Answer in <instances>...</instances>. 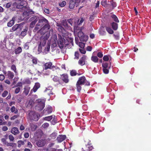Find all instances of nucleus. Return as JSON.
<instances>
[{
  "instance_id": "1",
  "label": "nucleus",
  "mask_w": 151,
  "mask_h": 151,
  "mask_svg": "<svg viewBox=\"0 0 151 151\" xmlns=\"http://www.w3.org/2000/svg\"><path fill=\"white\" fill-rule=\"evenodd\" d=\"M38 22L36 25L34 30L36 31L44 26L39 30L41 33H44L48 31L50 28L48 21L43 17H39Z\"/></svg>"
},
{
  "instance_id": "2",
  "label": "nucleus",
  "mask_w": 151,
  "mask_h": 151,
  "mask_svg": "<svg viewBox=\"0 0 151 151\" xmlns=\"http://www.w3.org/2000/svg\"><path fill=\"white\" fill-rule=\"evenodd\" d=\"M62 25L66 29H70V27L68 25L67 21L66 20L63 21L61 24L57 23L56 26L58 27V29L59 31L60 32V34H59L60 35L59 38H62V37L63 38H69V37H67L65 36V34H66V32L62 27Z\"/></svg>"
},
{
  "instance_id": "3",
  "label": "nucleus",
  "mask_w": 151,
  "mask_h": 151,
  "mask_svg": "<svg viewBox=\"0 0 151 151\" xmlns=\"http://www.w3.org/2000/svg\"><path fill=\"white\" fill-rule=\"evenodd\" d=\"M69 42L67 38H59L58 44L60 49H62L64 47L68 45Z\"/></svg>"
},
{
  "instance_id": "4",
  "label": "nucleus",
  "mask_w": 151,
  "mask_h": 151,
  "mask_svg": "<svg viewBox=\"0 0 151 151\" xmlns=\"http://www.w3.org/2000/svg\"><path fill=\"white\" fill-rule=\"evenodd\" d=\"M40 116L39 114L33 111H30L29 114V119L35 121H37L38 120Z\"/></svg>"
},
{
  "instance_id": "5",
  "label": "nucleus",
  "mask_w": 151,
  "mask_h": 151,
  "mask_svg": "<svg viewBox=\"0 0 151 151\" xmlns=\"http://www.w3.org/2000/svg\"><path fill=\"white\" fill-rule=\"evenodd\" d=\"M78 39L79 38H75L76 43L81 48H84L85 47V43L83 42H86L88 40V38H79V42Z\"/></svg>"
},
{
  "instance_id": "6",
  "label": "nucleus",
  "mask_w": 151,
  "mask_h": 151,
  "mask_svg": "<svg viewBox=\"0 0 151 151\" xmlns=\"http://www.w3.org/2000/svg\"><path fill=\"white\" fill-rule=\"evenodd\" d=\"M38 19L39 17L37 16H34L30 18L29 19V20L31 22L30 25V27L33 28Z\"/></svg>"
},
{
  "instance_id": "7",
  "label": "nucleus",
  "mask_w": 151,
  "mask_h": 151,
  "mask_svg": "<svg viewBox=\"0 0 151 151\" xmlns=\"http://www.w3.org/2000/svg\"><path fill=\"white\" fill-rule=\"evenodd\" d=\"M60 78L65 83H67L69 81L68 76L66 74L64 73L60 75Z\"/></svg>"
},
{
  "instance_id": "8",
  "label": "nucleus",
  "mask_w": 151,
  "mask_h": 151,
  "mask_svg": "<svg viewBox=\"0 0 151 151\" xmlns=\"http://www.w3.org/2000/svg\"><path fill=\"white\" fill-rule=\"evenodd\" d=\"M52 64L51 62L46 63L44 65L43 69L45 70L50 69L53 70L54 68H55V66H52Z\"/></svg>"
},
{
  "instance_id": "9",
  "label": "nucleus",
  "mask_w": 151,
  "mask_h": 151,
  "mask_svg": "<svg viewBox=\"0 0 151 151\" xmlns=\"http://www.w3.org/2000/svg\"><path fill=\"white\" fill-rule=\"evenodd\" d=\"M46 142L45 139H41L39 140L36 142V145L39 147H42L44 146L46 144Z\"/></svg>"
},
{
  "instance_id": "10",
  "label": "nucleus",
  "mask_w": 151,
  "mask_h": 151,
  "mask_svg": "<svg viewBox=\"0 0 151 151\" xmlns=\"http://www.w3.org/2000/svg\"><path fill=\"white\" fill-rule=\"evenodd\" d=\"M27 2L24 0L21 1L20 2L17 4V7L18 9H20L23 8H24L27 6Z\"/></svg>"
},
{
  "instance_id": "11",
  "label": "nucleus",
  "mask_w": 151,
  "mask_h": 151,
  "mask_svg": "<svg viewBox=\"0 0 151 151\" xmlns=\"http://www.w3.org/2000/svg\"><path fill=\"white\" fill-rule=\"evenodd\" d=\"M80 1V0H70L69 4V8L70 9H73L76 4L78 3Z\"/></svg>"
},
{
  "instance_id": "12",
  "label": "nucleus",
  "mask_w": 151,
  "mask_h": 151,
  "mask_svg": "<svg viewBox=\"0 0 151 151\" xmlns=\"http://www.w3.org/2000/svg\"><path fill=\"white\" fill-rule=\"evenodd\" d=\"M38 106L40 108L41 110H42L45 106V102L44 100L42 99H39L38 100Z\"/></svg>"
},
{
  "instance_id": "13",
  "label": "nucleus",
  "mask_w": 151,
  "mask_h": 151,
  "mask_svg": "<svg viewBox=\"0 0 151 151\" xmlns=\"http://www.w3.org/2000/svg\"><path fill=\"white\" fill-rule=\"evenodd\" d=\"M86 56L83 55L79 59L78 61V64L81 66H83L85 64V60H86Z\"/></svg>"
},
{
  "instance_id": "14",
  "label": "nucleus",
  "mask_w": 151,
  "mask_h": 151,
  "mask_svg": "<svg viewBox=\"0 0 151 151\" xmlns=\"http://www.w3.org/2000/svg\"><path fill=\"white\" fill-rule=\"evenodd\" d=\"M66 138V135L60 134L57 137V139L58 142L60 143L65 140Z\"/></svg>"
},
{
  "instance_id": "15",
  "label": "nucleus",
  "mask_w": 151,
  "mask_h": 151,
  "mask_svg": "<svg viewBox=\"0 0 151 151\" xmlns=\"http://www.w3.org/2000/svg\"><path fill=\"white\" fill-rule=\"evenodd\" d=\"M48 38H40V40L39 41V45H42L43 47H44L47 41V39Z\"/></svg>"
},
{
  "instance_id": "16",
  "label": "nucleus",
  "mask_w": 151,
  "mask_h": 151,
  "mask_svg": "<svg viewBox=\"0 0 151 151\" xmlns=\"http://www.w3.org/2000/svg\"><path fill=\"white\" fill-rule=\"evenodd\" d=\"M86 79L84 76H82L79 78L77 83L81 85H83L84 84Z\"/></svg>"
},
{
  "instance_id": "17",
  "label": "nucleus",
  "mask_w": 151,
  "mask_h": 151,
  "mask_svg": "<svg viewBox=\"0 0 151 151\" xmlns=\"http://www.w3.org/2000/svg\"><path fill=\"white\" fill-rule=\"evenodd\" d=\"M93 149V147L92 144L88 143L86 145V150H83V151H91Z\"/></svg>"
},
{
  "instance_id": "18",
  "label": "nucleus",
  "mask_w": 151,
  "mask_h": 151,
  "mask_svg": "<svg viewBox=\"0 0 151 151\" xmlns=\"http://www.w3.org/2000/svg\"><path fill=\"white\" fill-rule=\"evenodd\" d=\"M40 84L38 83H35L33 88L31 90V92L33 91L34 92H36L37 90L40 87Z\"/></svg>"
},
{
  "instance_id": "19",
  "label": "nucleus",
  "mask_w": 151,
  "mask_h": 151,
  "mask_svg": "<svg viewBox=\"0 0 151 151\" xmlns=\"http://www.w3.org/2000/svg\"><path fill=\"white\" fill-rule=\"evenodd\" d=\"M56 40H57V38H54L51 45V49L52 51H54L56 49V47L57 46V44L56 43Z\"/></svg>"
},
{
  "instance_id": "20",
  "label": "nucleus",
  "mask_w": 151,
  "mask_h": 151,
  "mask_svg": "<svg viewBox=\"0 0 151 151\" xmlns=\"http://www.w3.org/2000/svg\"><path fill=\"white\" fill-rule=\"evenodd\" d=\"M7 76L10 79H12L14 76V73L10 71H8L7 72Z\"/></svg>"
},
{
  "instance_id": "21",
  "label": "nucleus",
  "mask_w": 151,
  "mask_h": 151,
  "mask_svg": "<svg viewBox=\"0 0 151 151\" xmlns=\"http://www.w3.org/2000/svg\"><path fill=\"white\" fill-rule=\"evenodd\" d=\"M11 132L13 134L16 135L19 133V131L17 128L14 127L12 129Z\"/></svg>"
},
{
  "instance_id": "22",
  "label": "nucleus",
  "mask_w": 151,
  "mask_h": 151,
  "mask_svg": "<svg viewBox=\"0 0 151 151\" xmlns=\"http://www.w3.org/2000/svg\"><path fill=\"white\" fill-rule=\"evenodd\" d=\"M117 23L113 22L111 23V25L112 28L114 30H116L118 29V24Z\"/></svg>"
},
{
  "instance_id": "23",
  "label": "nucleus",
  "mask_w": 151,
  "mask_h": 151,
  "mask_svg": "<svg viewBox=\"0 0 151 151\" xmlns=\"http://www.w3.org/2000/svg\"><path fill=\"white\" fill-rule=\"evenodd\" d=\"M60 78L57 76H54L52 78V80L55 82H58V84H61L62 83L60 80Z\"/></svg>"
},
{
  "instance_id": "24",
  "label": "nucleus",
  "mask_w": 151,
  "mask_h": 151,
  "mask_svg": "<svg viewBox=\"0 0 151 151\" xmlns=\"http://www.w3.org/2000/svg\"><path fill=\"white\" fill-rule=\"evenodd\" d=\"M78 38H88V36L87 35H85L81 31H80L78 33Z\"/></svg>"
},
{
  "instance_id": "25",
  "label": "nucleus",
  "mask_w": 151,
  "mask_h": 151,
  "mask_svg": "<svg viewBox=\"0 0 151 151\" xmlns=\"http://www.w3.org/2000/svg\"><path fill=\"white\" fill-rule=\"evenodd\" d=\"M15 20V17H13L12 19L10 22L8 23L7 26L9 27H12L14 24V21Z\"/></svg>"
},
{
  "instance_id": "26",
  "label": "nucleus",
  "mask_w": 151,
  "mask_h": 151,
  "mask_svg": "<svg viewBox=\"0 0 151 151\" xmlns=\"http://www.w3.org/2000/svg\"><path fill=\"white\" fill-rule=\"evenodd\" d=\"M28 30V28L27 26L25 27V28L24 29V30L22 31L21 34V35L22 37H24L27 34V32Z\"/></svg>"
},
{
  "instance_id": "27",
  "label": "nucleus",
  "mask_w": 151,
  "mask_h": 151,
  "mask_svg": "<svg viewBox=\"0 0 151 151\" xmlns=\"http://www.w3.org/2000/svg\"><path fill=\"white\" fill-rule=\"evenodd\" d=\"M44 111L47 112V114H49L52 112V109L51 107L49 106L45 109Z\"/></svg>"
},
{
  "instance_id": "28",
  "label": "nucleus",
  "mask_w": 151,
  "mask_h": 151,
  "mask_svg": "<svg viewBox=\"0 0 151 151\" xmlns=\"http://www.w3.org/2000/svg\"><path fill=\"white\" fill-rule=\"evenodd\" d=\"M111 17L112 18V19L115 21L116 22L119 23V21L117 17L115 15L111 14Z\"/></svg>"
},
{
  "instance_id": "29",
  "label": "nucleus",
  "mask_w": 151,
  "mask_h": 151,
  "mask_svg": "<svg viewBox=\"0 0 151 151\" xmlns=\"http://www.w3.org/2000/svg\"><path fill=\"white\" fill-rule=\"evenodd\" d=\"M22 48L20 47H18L17 48L15 49L14 50L15 53L16 54H20L22 52Z\"/></svg>"
},
{
  "instance_id": "30",
  "label": "nucleus",
  "mask_w": 151,
  "mask_h": 151,
  "mask_svg": "<svg viewBox=\"0 0 151 151\" xmlns=\"http://www.w3.org/2000/svg\"><path fill=\"white\" fill-rule=\"evenodd\" d=\"M51 45L50 42H48L47 46L45 47V51L46 53H48L49 52L50 49V46Z\"/></svg>"
},
{
  "instance_id": "31",
  "label": "nucleus",
  "mask_w": 151,
  "mask_h": 151,
  "mask_svg": "<svg viewBox=\"0 0 151 151\" xmlns=\"http://www.w3.org/2000/svg\"><path fill=\"white\" fill-rule=\"evenodd\" d=\"M91 60L95 63H97L98 62L99 59L97 57L93 55L91 58Z\"/></svg>"
},
{
  "instance_id": "32",
  "label": "nucleus",
  "mask_w": 151,
  "mask_h": 151,
  "mask_svg": "<svg viewBox=\"0 0 151 151\" xmlns=\"http://www.w3.org/2000/svg\"><path fill=\"white\" fill-rule=\"evenodd\" d=\"M10 111L12 113L14 112L15 114H17L18 113V110L14 106L12 107L10 109Z\"/></svg>"
},
{
  "instance_id": "33",
  "label": "nucleus",
  "mask_w": 151,
  "mask_h": 151,
  "mask_svg": "<svg viewBox=\"0 0 151 151\" xmlns=\"http://www.w3.org/2000/svg\"><path fill=\"white\" fill-rule=\"evenodd\" d=\"M17 24L18 27V29L21 30L24 28V22H22Z\"/></svg>"
},
{
  "instance_id": "34",
  "label": "nucleus",
  "mask_w": 151,
  "mask_h": 151,
  "mask_svg": "<svg viewBox=\"0 0 151 151\" xmlns=\"http://www.w3.org/2000/svg\"><path fill=\"white\" fill-rule=\"evenodd\" d=\"M106 30L108 33L110 34H113L114 33L112 29L109 27H106Z\"/></svg>"
},
{
  "instance_id": "35",
  "label": "nucleus",
  "mask_w": 151,
  "mask_h": 151,
  "mask_svg": "<svg viewBox=\"0 0 151 151\" xmlns=\"http://www.w3.org/2000/svg\"><path fill=\"white\" fill-rule=\"evenodd\" d=\"M30 89V87H26L24 88V92L26 95H27L28 94Z\"/></svg>"
},
{
  "instance_id": "36",
  "label": "nucleus",
  "mask_w": 151,
  "mask_h": 151,
  "mask_svg": "<svg viewBox=\"0 0 151 151\" xmlns=\"http://www.w3.org/2000/svg\"><path fill=\"white\" fill-rule=\"evenodd\" d=\"M17 24H15L14 25L10 30L11 32H12L18 29V27Z\"/></svg>"
},
{
  "instance_id": "37",
  "label": "nucleus",
  "mask_w": 151,
  "mask_h": 151,
  "mask_svg": "<svg viewBox=\"0 0 151 151\" xmlns=\"http://www.w3.org/2000/svg\"><path fill=\"white\" fill-rule=\"evenodd\" d=\"M81 85L79 83H76V86L77 89V91L78 92H80L81 89Z\"/></svg>"
},
{
  "instance_id": "38",
  "label": "nucleus",
  "mask_w": 151,
  "mask_h": 151,
  "mask_svg": "<svg viewBox=\"0 0 151 151\" xmlns=\"http://www.w3.org/2000/svg\"><path fill=\"white\" fill-rule=\"evenodd\" d=\"M30 13V11L29 10H27L26 11H24L23 13V16L25 17L28 16H29Z\"/></svg>"
},
{
  "instance_id": "39",
  "label": "nucleus",
  "mask_w": 151,
  "mask_h": 151,
  "mask_svg": "<svg viewBox=\"0 0 151 151\" xmlns=\"http://www.w3.org/2000/svg\"><path fill=\"white\" fill-rule=\"evenodd\" d=\"M70 75L71 76H74L76 75L77 73L76 71L74 70H72L70 71Z\"/></svg>"
},
{
  "instance_id": "40",
  "label": "nucleus",
  "mask_w": 151,
  "mask_h": 151,
  "mask_svg": "<svg viewBox=\"0 0 151 151\" xmlns=\"http://www.w3.org/2000/svg\"><path fill=\"white\" fill-rule=\"evenodd\" d=\"M52 118V116H49L45 117L44 118V120L46 121H50Z\"/></svg>"
},
{
  "instance_id": "41",
  "label": "nucleus",
  "mask_w": 151,
  "mask_h": 151,
  "mask_svg": "<svg viewBox=\"0 0 151 151\" xmlns=\"http://www.w3.org/2000/svg\"><path fill=\"white\" fill-rule=\"evenodd\" d=\"M32 59L33 63L35 65L37 64V58L32 56Z\"/></svg>"
},
{
  "instance_id": "42",
  "label": "nucleus",
  "mask_w": 151,
  "mask_h": 151,
  "mask_svg": "<svg viewBox=\"0 0 151 151\" xmlns=\"http://www.w3.org/2000/svg\"><path fill=\"white\" fill-rule=\"evenodd\" d=\"M75 58H74V59H76L78 60L79 58V52L78 51H76L75 53Z\"/></svg>"
},
{
  "instance_id": "43",
  "label": "nucleus",
  "mask_w": 151,
  "mask_h": 151,
  "mask_svg": "<svg viewBox=\"0 0 151 151\" xmlns=\"http://www.w3.org/2000/svg\"><path fill=\"white\" fill-rule=\"evenodd\" d=\"M4 144L6 145L7 146H11L12 147H14L16 144L13 143H8V142L4 143Z\"/></svg>"
},
{
  "instance_id": "44",
  "label": "nucleus",
  "mask_w": 151,
  "mask_h": 151,
  "mask_svg": "<svg viewBox=\"0 0 151 151\" xmlns=\"http://www.w3.org/2000/svg\"><path fill=\"white\" fill-rule=\"evenodd\" d=\"M18 147H20L22 145H23L24 144V142L21 140L18 141Z\"/></svg>"
},
{
  "instance_id": "45",
  "label": "nucleus",
  "mask_w": 151,
  "mask_h": 151,
  "mask_svg": "<svg viewBox=\"0 0 151 151\" xmlns=\"http://www.w3.org/2000/svg\"><path fill=\"white\" fill-rule=\"evenodd\" d=\"M101 5L104 6L106 7L107 6V1L106 0H103L101 2Z\"/></svg>"
},
{
  "instance_id": "46",
  "label": "nucleus",
  "mask_w": 151,
  "mask_h": 151,
  "mask_svg": "<svg viewBox=\"0 0 151 151\" xmlns=\"http://www.w3.org/2000/svg\"><path fill=\"white\" fill-rule=\"evenodd\" d=\"M11 69L15 73L17 72V69L15 65H12L11 67Z\"/></svg>"
},
{
  "instance_id": "47",
  "label": "nucleus",
  "mask_w": 151,
  "mask_h": 151,
  "mask_svg": "<svg viewBox=\"0 0 151 151\" xmlns=\"http://www.w3.org/2000/svg\"><path fill=\"white\" fill-rule=\"evenodd\" d=\"M102 66L103 68H107L108 67V64L107 63H103Z\"/></svg>"
},
{
  "instance_id": "48",
  "label": "nucleus",
  "mask_w": 151,
  "mask_h": 151,
  "mask_svg": "<svg viewBox=\"0 0 151 151\" xmlns=\"http://www.w3.org/2000/svg\"><path fill=\"white\" fill-rule=\"evenodd\" d=\"M79 50L80 52L82 54H85L86 53V51L84 48H79Z\"/></svg>"
},
{
  "instance_id": "49",
  "label": "nucleus",
  "mask_w": 151,
  "mask_h": 151,
  "mask_svg": "<svg viewBox=\"0 0 151 151\" xmlns=\"http://www.w3.org/2000/svg\"><path fill=\"white\" fill-rule=\"evenodd\" d=\"M66 4V2L65 1H63L59 4V6L62 7H64Z\"/></svg>"
},
{
  "instance_id": "50",
  "label": "nucleus",
  "mask_w": 151,
  "mask_h": 151,
  "mask_svg": "<svg viewBox=\"0 0 151 151\" xmlns=\"http://www.w3.org/2000/svg\"><path fill=\"white\" fill-rule=\"evenodd\" d=\"M8 92L7 91H4L2 94V96L4 97H5L8 94Z\"/></svg>"
},
{
  "instance_id": "51",
  "label": "nucleus",
  "mask_w": 151,
  "mask_h": 151,
  "mask_svg": "<svg viewBox=\"0 0 151 151\" xmlns=\"http://www.w3.org/2000/svg\"><path fill=\"white\" fill-rule=\"evenodd\" d=\"M103 60L105 61H108L109 60V56L108 55H105L103 57Z\"/></svg>"
},
{
  "instance_id": "52",
  "label": "nucleus",
  "mask_w": 151,
  "mask_h": 151,
  "mask_svg": "<svg viewBox=\"0 0 151 151\" xmlns=\"http://www.w3.org/2000/svg\"><path fill=\"white\" fill-rule=\"evenodd\" d=\"M49 124L48 123H45L42 124V126L43 128H47L49 127Z\"/></svg>"
},
{
  "instance_id": "53",
  "label": "nucleus",
  "mask_w": 151,
  "mask_h": 151,
  "mask_svg": "<svg viewBox=\"0 0 151 151\" xmlns=\"http://www.w3.org/2000/svg\"><path fill=\"white\" fill-rule=\"evenodd\" d=\"M21 90L20 88V87H17V88L15 90L14 92L15 93L17 94Z\"/></svg>"
},
{
  "instance_id": "54",
  "label": "nucleus",
  "mask_w": 151,
  "mask_h": 151,
  "mask_svg": "<svg viewBox=\"0 0 151 151\" xmlns=\"http://www.w3.org/2000/svg\"><path fill=\"white\" fill-rule=\"evenodd\" d=\"M103 72L104 73L107 74L109 72V70L107 68H103Z\"/></svg>"
},
{
  "instance_id": "55",
  "label": "nucleus",
  "mask_w": 151,
  "mask_h": 151,
  "mask_svg": "<svg viewBox=\"0 0 151 151\" xmlns=\"http://www.w3.org/2000/svg\"><path fill=\"white\" fill-rule=\"evenodd\" d=\"M111 3L113 7V8L116 6V2H114L113 1H111Z\"/></svg>"
},
{
  "instance_id": "56",
  "label": "nucleus",
  "mask_w": 151,
  "mask_h": 151,
  "mask_svg": "<svg viewBox=\"0 0 151 151\" xmlns=\"http://www.w3.org/2000/svg\"><path fill=\"white\" fill-rule=\"evenodd\" d=\"M24 48L26 50H28L29 48V45L27 43H26L24 45Z\"/></svg>"
},
{
  "instance_id": "57",
  "label": "nucleus",
  "mask_w": 151,
  "mask_h": 151,
  "mask_svg": "<svg viewBox=\"0 0 151 151\" xmlns=\"http://www.w3.org/2000/svg\"><path fill=\"white\" fill-rule=\"evenodd\" d=\"M97 56L99 58H101L103 56V54L102 52H99L97 54Z\"/></svg>"
},
{
  "instance_id": "58",
  "label": "nucleus",
  "mask_w": 151,
  "mask_h": 151,
  "mask_svg": "<svg viewBox=\"0 0 151 151\" xmlns=\"http://www.w3.org/2000/svg\"><path fill=\"white\" fill-rule=\"evenodd\" d=\"M99 33L101 35H104L106 34V32L104 31L102 29H101L99 30Z\"/></svg>"
},
{
  "instance_id": "59",
  "label": "nucleus",
  "mask_w": 151,
  "mask_h": 151,
  "mask_svg": "<svg viewBox=\"0 0 151 151\" xmlns=\"http://www.w3.org/2000/svg\"><path fill=\"white\" fill-rule=\"evenodd\" d=\"M9 139L11 141H13L14 140V138L12 134L9 135Z\"/></svg>"
},
{
  "instance_id": "60",
  "label": "nucleus",
  "mask_w": 151,
  "mask_h": 151,
  "mask_svg": "<svg viewBox=\"0 0 151 151\" xmlns=\"http://www.w3.org/2000/svg\"><path fill=\"white\" fill-rule=\"evenodd\" d=\"M92 49V47L91 46H88L86 48V50L87 51H91Z\"/></svg>"
},
{
  "instance_id": "61",
  "label": "nucleus",
  "mask_w": 151,
  "mask_h": 151,
  "mask_svg": "<svg viewBox=\"0 0 151 151\" xmlns=\"http://www.w3.org/2000/svg\"><path fill=\"white\" fill-rule=\"evenodd\" d=\"M42 46L39 44L37 50L38 52H40L42 51Z\"/></svg>"
},
{
  "instance_id": "62",
  "label": "nucleus",
  "mask_w": 151,
  "mask_h": 151,
  "mask_svg": "<svg viewBox=\"0 0 151 151\" xmlns=\"http://www.w3.org/2000/svg\"><path fill=\"white\" fill-rule=\"evenodd\" d=\"M5 78L3 74L0 75V81H3Z\"/></svg>"
},
{
  "instance_id": "63",
  "label": "nucleus",
  "mask_w": 151,
  "mask_h": 151,
  "mask_svg": "<svg viewBox=\"0 0 151 151\" xmlns=\"http://www.w3.org/2000/svg\"><path fill=\"white\" fill-rule=\"evenodd\" d=\"M67 22L71 26L72 25V23H73V19H68L67 20Z\"/></svg>"
},
{
  "instance_id": "64",
  "label": "nucleus",
  "mask_w": 151,
  "mask_h": 151,
  "mask_svg": "<svg viewBox=\"0 0 151 151\" xmlns=\"http://www.w3.org/2000/svg\"><path fill=\"white\" fill-rule=\"evenodd\" d=\"M17 117L18 116L17 115H14L10 119L11 120H14V119L17 118Z\"/></svg>"
}]
</instances>
